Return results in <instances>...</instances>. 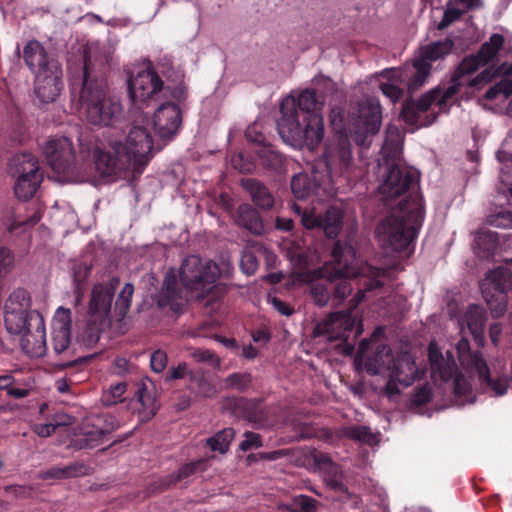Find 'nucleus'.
Returning a JSON list of instances; mask_svg holds the SVG:
<instances>
[{
	"label": "nucleus",
	"mask_w": 512,
	"mask_h": 512,
	"mask_svg": "<svg viewBox=\"0 0 512 512\" xmlns=\"http://www.w3.org/2000/svg\"><path fill=\"white\" fill-rule=\"evenodd\" d=\"M378 192L385 202L404 196L397 210L376 228L379 242L394 251H406L414 243L424 217L423 199L419 193V172L407 167L379 162Z\"/></svg>",
	"instance_id": "nucleus-1"
},
{
	"label": "nucleus",
	"mask_w": 512,
	"mask_h": 512,
	"mask_svg": "<svg viewBox=\"0 0 512 512\" xmlns=\"http://www.w3.org/2000/svg\"><path fill=\"white\" fill-rule=\"evenodd\" d=\"M456 350L459 367L450 350L443 353L434 340L428 346L431 377L436 384H444L451 389L455 405L474 403L480 392L491 396H503L507 393L509 377H491L482 353L471 351L465 337L456 343Z\"/></svg>",
	"instance_id": "nucleus-2"
},
{
	"label": "nucleus",
	"mask_w": 512,
	"mask_h": 512,
	"mask_svg": "<svg viewBox=\"0 0 512 512\" xmlns=\"http://www.w3.org/2000/svg\"><path fill=\"white\" fill-rule=\"evenodd\" d=\"M324 100L313 89H305L297 96H287L280 105L281 116L277 129L282 140L296 149L313 150L324 137L321 111Z\"/></svg>",
	"instance_id": "nucleus-3"
},
{
	"label": "nucleus",
	"mask_w": 512,
	"mask_h": 512,
	"mask_svg": "<svg viewBox=\"0 0 512 512\" xmlns=\"http://www.w3.org/2000/svg\"><path fill=\"white\" fill-rule=\"evenodd\" d=\"M153 139L147 127L135 123L126 136L125 143L121 140H109L107 147L94 149V162L102 176L126 177L140 175L153 158Z\"/></svg>",
	"instance_id": "nucleus-4"
},
{
	"label": "nucleus",
	"mask_w": 512,
	"mask_h": 512,
	"mask_svg": "<svg viewBox=\"0 0 512 512\" xmlns=\"http://www.w3.org/2000/svg\"><path fill=\"white\" fill-rule=\"evenodd\" d=\"M484 65L485 63L478 54L465 57L454 71L451 83L446 89H433L424 94L417 102L408 100L404 102L401 111L403 120L417 128L432 124L437 113L449 110L461 86H476L480 82L490 79L487 70L473 79H466L467 76L472 75Z\"/></svg>",
	"instance_id": "nucleus-5"
},
{
	"label": "nucleus",
	"mask_w": 512,
	"mask_h": 512,
	"mask_svg": "<svg viewBox=\"0 0 512 512\" xmlns=\"http://www.w3.org/2000/svg\"><path fill=\"white\" fill-rule=\"evenodd\" d=\"M370 343L369 339L360 341L355 362L364 365L369 374L383 375L386 378L384 393L389 398L398 395L421 376L422 371L411 354L404 352L393 356L388 345L379 344L373 355L367 356Z\"/></svg>",
	"instance_id": "nucleus-6"
},
{
	"label": "nucleus",
	"mask_w": 512,
	"mask_h": 512,
	"mask_svg": "<svg viewBox=\"0 0 512 512\" xmlns=\"http://www.w3.org/2000/svg\"><path fill=\"white\" fill-rule=\"evenodd\" d=\"M90 58L84 57L83 80L72 83L71 103L87 121L95 126L116 127L122 122V107L118 100L107 95L104 80L94 79Z\"/></svg>",
	"instance_id": "nucleus-7"
},
{
	"label": "nucleus",
	"mask_w": 512,
	"mask_h": 512,
	"mask_svg": "<svg viewBox=\"0 0 512 512\" xmlns=\"http://www.w3.org/2000/svg\"><path fill=\"white\" fill-rule=\"evenodd\" d=\"M332 258V273L337 269L341 271V274L333 280V282H336L334 297L339 301H343L352 292L350 283L352 278L363 277L367 279L363 283L364 288L359 289L351 300L352 308H356L363 301L364 292L372 291L381 286L378 278L382 271L367 263H359L356 258V250L351 244L336 242L332 250Z\"/></svg>",
	"instance_id": "nucleus-8"
},
{
	"label": "nucleus",
	"mask_w": 512,
	"mask_h": 512,
	"mask_svg": "<svg viewBox=\"0 0 512 512\" xmlns=\"http://www.w3.org/2000/svg\"><path fill=\"white\" fill-rule=\"evenodd\" d=\"M285 256L293 265V276L296 282L310 284V295L314 303L323 307L330 299V291L326 282L333 283L341 271L337 269L332 273V264H324L321 268L310 269L309 254L301 247L288 249Z\"/></svg>",
	"instance_id": "nucleus-9"
},
{
	"label": "nucleus",
	"mask_w": 512,
	"mask_h": 512,
	"mask_svg": "<svg viewBox=\"0 0 512 512\" xmlns=\"http://www.w3.org/2000/svg\"><path fill=\"white\" fill-rule=\"evenodd\" d=\"M326 173L319 182L318 195L333 197L338 191V184L349 182L354 178L351 145L346 138H339L337 142L327 145L324 152Z\"/></svg>",
	"instance_id": "nucleus-10"
},
{
	"label": "nucleus",
	"mask_w": 512,
	"mask_h": 512,
	"mask_svg": "<svg viewBox=\"0 0 512 512\" xmlns=\"http://www.w3.org/2000/svg\"><path fill=\"white\" fill-rule=\"evenodd\" d=\"M179 273L186 292L196 298H204L214 288H218L215 283L221 275L215 262L203 261L196 255L184 259Z\"/></svg>",
	"instance_id": "nucleus-11"
},
{
	"label": "nucleus",
	"mask_w": 512,
	"mask_h": 512,
	"mask_svg": "<svg viewBox=\"0 0 512 512\" xmlns=\"http://www.w3.org/2000/svg\"><path fill=\"white\" fill-rule=\"evenodd\" d=\"M119 282V278L114 276L107 282L95 284L92 289L89 303L91 320L88 324V330L92 332L88 336L89 343H95L99 340L101 327L109 319L112 300Z\"/></svg>",
	"instance_id": "nucleus-12"
},
{
	"label": "nucleus",
	"mask_w": 512,
	"mask_h": 512,
	"mask_svg": "<svg viewBox=\"0 0 512 512\" xmlns=\"http://www.w3.org/2000/svg\"><path fill=\"white\" fill-rule=\"evenodd\" d=\"M453 46L454 42L450 38H445L420 47L413 64L407 65V68L399 74V77L408 79L414 75V80L410 82V85H423L430 74L431 63L448 55Z\"/></svg>",
	"instance_id": "nucleus-13"
},
{
	"label": "nucleus",
	"mask_w": 512,
	"mask_h": 512,
	"mask_svg": "<svg viewBox=\"0 0 512 512\" xmlns=\"http://www.w3.org/2000/svg\"><path fill=\"white\" fill-rule=\"evenodd\" d=\"M11 166L18 174L14 185L16 197L23 201L32 198L42 182L37 159L31 153H22L12 158Z\"/></svg>",
	"instance_id": "nucleus-14"
},
{
	"label": "nucleus",
	"mask_w": 512,
	"mask_h": 512,
	"mask_svg": "<svg viewBox=\"0 0 512 512\" xmlns=\"http://www.w3.org/2000/svg\"><path fill=\"white\" fill-rule=\"evenodd\" d=\"M119 427L118 420L109 414H98L87 417L79 428V434L71 441L75 449L94 448L98 446L104 435Z\"/></svg>",
	"instance_id": "nucleus-15"
},
{
	"label": "nucleus",
	"mask_w": 512,
	"mask_h": 512,
	"mask_svg": "<svg viewBox=\"0 0 512 512\" xmlns=\"http://www.w3.org/2000/svg\"><path fill=\"white\" fill-rule=\"evenodd\" d=\"M293 210L301 216V223L306 229L321 230L328 238H334L340 232L343 212L336 206H330L324 212H320L315 207L302 211L300 206L293 204Z\"/></svg>",
	"instance_id": "nucleus-16"
},
{
	"label": "nucleus",
	"mask_w": 512,
	"mask_h": 512,
	"mask_svg": "<svg viewBox=\"0 0 512 512\" xmlns=\"http://www.w3.org/2000/svg\"><path fill=\"white\" fill-rule=\"evenodd\" d=\"M163 82L150 68L138 71L128 80V90L132 102L139 108L147 106L161 91Z\"/></svg>",
	"instance_id": "nucleus-17"
},
{
	"label": "nucleus",
	"mask_w": 512,
	"mask_h": 512,
	"mask_svg": "<svg viewBox=\"0 0 512 512\" xmlns=\"http://www.w3.org/2000/svg\"><path fill=\"white\" fill-rule=\"evenodd\" d=\"M43 153L50 167L57 173L67 174L75 165L72 141L66 136H54L46 140Z\"/></svg>",
	"instance_id": "nucleus-18"
},
{
	"label": "nucleus",
	"mask_w": 512,
	"mask_h": 512,
	"mask_svg": "<svg viewBox=\"0 0 512 512\" xmlns=\"http://www.w3.org/2000/svg\"><path fill=\"white\" fill-rule=\"evenodd\" d=\"M62 69L58 63L35 74L34 92L42 103L54 102L62 89Z\"/></svg>",
	"instance_id": "nucleus-19"
},
{
	"label": "nucleus",
	"mask_w": 512,
	"mask_h": 512,
	"mask_svg": "<svg viewBox=\"0 0 512 512\" xmlns=\"http://www.w3.org/2000/svg\"><path fill=\"white\" fill-rule=\"evenodd\" d=\"M71 324L70 309L59 307L52 320L51 345L56 355L70 356L72 354Z\"/></svg>",
	"instance_id": "nucleus-20"
},
{
	"label": "nucleus",
	"mask_w": 512,
	"mask_h": 512,
	"mask_svg": "<svg viewBox=\"0 0 512 512\" xmlns=\"http://www.w3.org/2000/svg\"><path fill=\"white\" fill-rule=\"evenodd\" d=\"M182 123V114L174 103L161 104L154 113L153 127L162 140H171L178 133Z\"/></svg>",
	"instance_id": "nucleus-21"
},
{
	"label": "nucleus",
	"mask_w": 512,
	"mask_h": 512,
	"mask_svg": "<svg viewBox=\"0 0 512 512\" xmlns=\"http://www.w3.org/2000/svg\"><path fill=\"white\" fill-rule=\"evenodd\" d=\"M354 324L355 317L352 311H338L331 313L323 322L318 323L315 330L317 334L327 335V338L333 341L344 337Z\"/></svg>",
	"instance_id": "nucleus-22"
},
{
	"label": "nucleus",
	"mask_w": 512,
	"mask_h": 512,
	"mask_svg": "<svg viewBox=\"0 0 512 512\" xmlns=\"http://www.w3.org/2000/svg\"><path fill=\"white\" fill-rule=\"evenodd\" d=\"M33 329L21 336V347L31 357H41L46 352L45 322L41 313L32 314Z\"/></svg>",
	"instance_id": "nucleus-23"
},
{
	"label": "nucleus",
	"mask_w": 512,
	"mask_h": 512,
	"mask_svg": "<svg viewBox=\"0 0 512 512\" xmlns=\"http://www.w3.org/2000/svg\"><path fill=\"white\" fill-rule=\"evenodd\" d=\"M156 301L159 307H169L174 312H179L188 301L187 295H183V292L178 289L173 269L166 273L162 288L156 296Z\"/></svg>",
	"instance_id": "nucleus-24"
},
{
	"label": "nucleus",
	"mask_w": 512,
	"mask_h": 512,
	"mask_svg": "<svg viewBox=\"0 0 512 512\" xmlns=\"http://www.w3.org/2000/svg\"><path fill=\"white\" fill-rule=\"evenodd\" d=\"M483 298L491 299V294L507 293L512 289V272L504 267H498L487 272L480 284Z\"/></svg>",
	"instance_id": "nucleus-25"
},
{
	"label": "nucleus",
	"mask_w": 512,
	"mask_h": 512,
	"mask_svg": "<svg viewBox=\"0 0 512 512\" xmlns=\"http://www.w3.org/2000/svg\"><path fill=\"white\" fill-rule=\"evenodd\" d=\"M323 179L321 172L313 171L312 177L307 174L299 173L293 176L291 180V190L295 198L308 199L314 196L318 201L328 199V196L318 195L317 189L319 182Z\"/></svg>",
	"instance_id": "nucleus-26"
},
{
	"label": "nucleus",
	"mask_w": 512,
	"mask_h": 512,
	"mask_svg": "<svg viewBox=\"0 0 512 512\" xmlns=\"http://www.w3.org/2000/svg\"><path fill=\"white\" fill-rule=\"evenodd\" d=\"M359 119L361 123L359 131H363L366 136L378 132L381 126L382 114L380 103L376 98H367L360 104Z\"/></svg>",
	"instance_id": "nucleus-27"
},
{
	"label": "nucleus",
	"mask_w": 512,
	"mask_h": 512,
	"mask_svg": "<svg viewBox=\"0 0 512 512\" xmlns=\"http://www.w3.org/2000/svg\"><path fill=\"white\" fill-rule=\"evenodd\" d=\"M23 57L27 66L36 74L48 68L51 63H58L50 59L43 45L37 40L29 41L23 49Z\"/></svg>",
	"instance_id": "nucleus-28"
},
{
	"label": "nucleus",
	"mask_w": 512,
	"mask_h": 512,
	"mask_svg": "<svg viewBox=\"0 0 512 512\" xmlns=\"http://www.w3.org/2000/svg\"><path fill=\"white\" fill-rule=\"evenodd\" d=\"M407 68V65L398 70H393L389 73L388 81L381 83L380 90L382 93L391 100V102H397L403 94V87H407L409 91L417 89L419 86H411L410 82L414 80V75L408 79L399 77V74Z\"/></svg>",
	"instance_id": "nucleus-29"
},
{
	"label": "nucleus",
	"mask_w": 512,
	"mask_h": 512,
	"mask_svg": "<svg viewBox=\"0 0 512 512\" xmlns=\"http://www.w3.org/2000/svg\"><path fill=\"white\" fill-rule=\"evenodd\" d=\"M486 321L487 315L484 308L480 305L472 304L468 306L463 318L459 320V325L461 331H463L466 325L470 333L477 339L483 335Z\"/></svg>",
	"instance_id": "nucleus-30"
},
{
	"label": "nucleus",
	"mask_w": 512,
	"mask_h": 512,
	"mask_svg": "<svg viewBox=\"0 0 512 512\" xmlns=\"http://www.w3.org/2000/svg\"><path fill=\"white\" fill-rule=\"evenodd\" d=\"M482 6V0H451L447 4L443 18L438 24V29L443 30L459 19L468 9H475Z\"/></svg>",
	"instance_id": "nucleus-31"
},
{
	"label": "nucleus",
	"mask_w": 512,
	"mask_h": 512,
	"mask_svg": "<svg viewBox=\"0 0 512 512\" xmlns=\"http://www.w3.org/2000/svg\"><path fill=\"white\" fill-rule=\"evenodd\" d=\"M499 70V73L505 77L486 91L484 95L486 100L505 101L512 95V63L510 65L504 63Z\"/></svg>",
	"instance_id": "nucleus-32"
},
{
	"label": "nucleus",
	"mask_w": 512,
	"mask_h": 512,
	"mask_svg": "<svg viewBox=\"0 0 512 512\" xmlns=\"http://www.w3.org/2000/svg\"><path fill=\"white\" fill-rule=\"evenodd\" d=\"M243 188L249 193L252 201L259 208L267 210L273 207L274 198L268 188L255 179L242 181Z\"/></svg>",
	"instance_id": "nucleus-33"
},
{
	"label": "nucleus",
	"mask_w": 512,
	"mask_h": 512,
	"mask_svg": "<svg viewBox=\"0 0 512 512\" xmlns=\"http://www.w3.org/2000/svg\"><path fill=\"white\" fill-rule=\"evenodd\" d=\"M89 473V467L82 463H72L67 466L59 467H51L46 471H41L38 474L40 479H67L73 477L85 476Z\"/></svg>",
	"instance_id": "nucleus-34"
},
{
	"label": "nucleus",
	"mask_w": 512,
	"mask_h": 512,
	"mask_svg": "<svg viewBox=\"0 0 512 512\" xmlns=\"http://www.w3.org/2000/svg\"><path fill=\"white\" fill-rule=\"evenodd\" d=\"M236 223L255 235H260L264 230L259 213L249 204H242L238 207Z\"/></svg>",
	"instance_id": "nucleus-35"
},
{
	"label": "nucleus",
	"mask_w": 512,
	"mask_h": 512,
	"mask_svg": "<svg viewBox=\"0 0 512 512\" xmlns=\"http://www.w3.org/2000/svg\"><path fill=\"white\" fill-rule=\"evenodd\" d=\"M39 313L32 311L21 314H4V322L7 331L12 335L22 336L33 329L32 314Z\"/></svg>",
	"instance_id": "nucleus-36"
},
{
	"label": "nucleus",
	"mask_w": 512,
	"mask_h": 512,
	"mask_svg": "<svg viewBox=\"0 0 512 512\" xmlns=\"http://www.w3.org/2000/svg\"><path fill=\"white\" fill-rule=\"evenodd\" d=\"M32 311L31 297L29 293L22 288L14 290L9 295L4 307V314H21L30 313Z\"/></svg>",
	"instance_id": "nucleus-37"
},
{
	"label": "nucleus",
	"mask_w": 512,
	"mask_h": 512,
	"mask_svg": "<svg viewBox=\"0 0 512 512\" xmlns=\"http://www.w3.org/2000/svg\"><path fill=\"white\" fill-rule=\"evenodd\" d=\"M505 43V38L502 34L494 33L490 36L488 41L484 42L477 53L482 61L486 64L492 62L498 55Z\"/></svg>",
	"instance_id": "nucleus-38"
},
{
	"label": "nucleus",
	"mask_w": 512,
	"mask_h": 512,
	"mask_svg": "<svg viewBox=\"0 0 512 512\" xmlns=\"http://www.w3.org/2000/svg\"><path fill=\"white\" fill-rule=\"evenodd\" d=\"M235 436V432L232 428H225L222 431L216 433L213 437L207 440V445L212 451L224 454L228 451L230 442Z\"/></svg>",
	"instance_id": "nucleus-39"
},
{
	"label": "nucleus",
	"mask_w": 512,
	"mask_h": 512,
	"mask_svg": "<svg viewBox=\"0 0 512 512\" xmlns=\"http://www.w3.org/2000/svg\"><path fill=\"white\" fill-rule=\"evenodd\" d=\"M126 388L127 385L124 382H119L115 385H111L108 389L103 391L101 396V402L105 406H112L117 403L123 402Z\"/></svg>",
	"instance_id": "nucleus-40"
},
{
	"label": "nucleus",
	"mask_w": 512,
	"mask_h": 512,
	"mask_svg": "<svg viewBox=\"0 0 512 512\" xmlns=\"http://www.w3.org/2000/svg\"><path fill=\"white\" fill-rule=\"evenodd\" d=\"M134 293V286L131 283H126L118 294L115 302V309L121 317L127 314Z\"/></svg>",
	"instance_id": "nucleus-41"
},
{
	"label": "nucleus",
	"mask_w": 512,
	"mask_h": 512,
	"mask_svg": "<svg viewBox=\"0 0 512 512\" xmlns=\"http://www.w3.org/2000/svg\"><path fill=\"white\" fill-rule=\"evenodd\" d=\"M484 300L494 318L501 317L505 314L508 304L507 293L499 292L491 294V299L484 298Z\"/></svg>",
	"instance_id": "nucleus-42"
},
{
	"label": "nucleus",
	"mask_w": 512,
	"mask_h": 512,
	"mask_svg": "<svg viewBox=\"0 0 512 512\" xmlns=\"http://www.w3.org/2000/svg\"><path fill=\"white\" fill-rule=\"evenodd\" d=\"M138 401L141 404V413L150 418L156 414L157 405L154 396L146 389L141 388L138 390Z\"/></svg>",
	"instance_id": "nucleus-43"
},
{
	"label": "nucleus",
	"mask_w": 512,
	"mask_h": 512,
	"mask_svg": "<svg viewBox=\"0 0 512 512\" xmlns=\"http://www.w3.org/2000/svg\"><path fill=\"white\" fill-rule=\"evenodd\" d=\"M346 435L354 440L373 445L377 443V437L372 433L370 428L366 426H354L350 427L346 431Z\"/></svg>",
	"instance_id": "nucleus-44"
},
{
	"label": "nucleus",
	"mask_w": 512,
	"mask_h": 512,
	"mask_svg": "<svg viewBox=\"0 0 512 512\" xmlns=\"http://www.w3.org/2000/svg\"><path fill=\"white\" fill-rule=\"evenodd\" d=\"M316 501L306 495H299L286 508L290 512H316Z\"/></svg>",
	"instance_id": "nucleus-45"
},
{
	"label": "nucleus",
	"mask_w": 512,
	"mask_h": 512,
	"mask_svg": "<svg viewBox=\"0 0 512 512\" xmlns=\"http://www.w3.org/2000/svg\"><path fill=\"white\" fill-rule=\"evenodd\" d=\"M190 356L198 363H208L213 368L219 369L221 359L211 350L204 348L193 349Z\"/></svg>",
	"instance_id": "nucleus-46"
},
{
	"label": "nucleus",
	"mask_w": 512,
	"mask_h": 512,
	"mask_svg": "<svg viewBox=\"0 0 512 512\" xmlns=\"http://www.w3.org/2000/svg\"><path fill=\"white\" fill-rule=\"evenodd\" d=\"M251 382V376L248 373H233L226 377L223 385L228 389L243 390Z\"/></svg>",
	"instance_id": "nucleus-47"
},
{
	"label": "nucleus",
	"mask_w": 512,
	"mask_h": 512,
	"mask_svg": "<svg viewBox=\"0 0 512 512\" xmlns=\"http://www.w3.org/2000/svg\"><path fill=\"white\" fill-rule=\"evenodd\" d=\"M240 266L242 271L247 275H252L256 272L258 267V259L251 249L247 248L243 251L240 260Z\"/></svg>",
	"instance_id": "nucleus-48"
},
{
	"label": "nucleus",
	"mask_w": 512,
	"mask_h": 512,
	"mask_svg": "<svg viewBox=\"0 0 512 512\" xmlns=\"http://www.w3.org/2000/svg\"><path fill=\"white\" fill-rule=\"evenodd\" d=\"M167 354L163 350H156L151 354L150 366L151 369L156 373H161L167 366Z\"/></svg>",
	"instance_id": "nucleus-49"
},
{
	"label": "nucleus",
	"mask_w": 512,
	"mask_h": 512,
	"mask_svg": "<svg viewBox=\"0 0 512 512\" xmlns=\"http://www.w3.org/2000/svg\"><path fill=\"white\" fill-rule=\"evenodd\" d=\"M244 437L245 439L239 445L240 450L246 452L262 446V440L259 434L246 431Z\"/></svg>",
	"instance_id": "nucleus-50"
},
{
	"label": "nucleus",
	"mask_w": 512,
	"mask_h": 512,
	"mask_svg": "<svg viewBox=\"0 0 512 512\" xmlns=\"http://www.w3.org/2000/svg\"><path fill=\"white\" fill-rule=\"evenodd\" d=\"M14 265V255L6 247L0 248V276L10 272Z\"/></svg>",
	"instance_id": "nucleus-51"
},
{
	"label": "nucleus",
	"mask_w": 512,
	"mask_h": 512,
	"mask_svg": "<svg viewBox=\"0 0 512 512\" xmlns=\"http://www.w3.org/2000/svg\"><path fill=\"white\" fill-rule=\"evenodd\" d=\"M258 157L261 160V163L266 166H273L277 162H279L278 154L273 151L271 148L262 147L257 152Z\"/></svg>",
	"instance_id": "nucleus-52"
},
{
	"label": "nucleus",
	"mask_w": 512,
	"mask_h": 512,
	"mask_svg": "<svg viewBox=\"0 0 512 512\" xmlns=\"http://www.w3.org/2000/svg\"><path fill=\"white\" fill-rule=\"evenodd\" d=\"M431 389L427 385L418 388L412 396V402L416 405H423L431 398Z\"/></svg>",
	"instance_id": "nucleus-53"
},
{
	"label": "nucleus",
	"mask_w": 512,
	"mask_h": 512,
	"mask_svg": "<svg viewBox=\"0 0 512 512\" xmlns=\"http://www.w3.org/2000/svg\"><path fill=\"white\" fill-rule=\"evenodd\" d=\"M40 220V216L38 215H33L29 220L27 221H22V220H18L16 218H13V219H9L6 223H5V226L7 227V230L9 232H15L17 230L18 227L22 226V225H34L36 224L38 221Z\"/></svg>",
	"instance_id": "nucleus-54"
},
{
	"label": "nucleus",
	"mask_w": 512,
	"mask_h": 512,
	"mask_svg": "<svg viewBox=\"0 0 512 512\" xmlns=\"http://www.w3.org/2000/svg\"><path fill=\"white\" fill-rule=\"evenodd\" d=\"M29 392V387L26 385H21L20 381L17 380V384L9 386L7 395L15 399H22L28 396Z\"/></svg>",
	"instance_id": "nucleus-55"
},
{
	"label": "nucleus",
	"mask_w": 512,
	"mask_h": 512,
	"mask_svg": "<svg viewBox=\"0 0 512 512\" xmlns=\"http://www.w3.org/2000/svg\"><path fill=\"white\" fill-rule=\"evenodd\" d=\"M198 394L203 397H212L215 395V388L203 377L195 380Z\"/></svg>",
	"instance_id": "nucleus-56"
},
{
	"label": "nucleus",
	"mask_w": 512,
	"mask_h": 512,
	"mask_svg": "<svg viewBox=\"0 0 512 512\" xmlns=\"http://www.w3.org/2000/svg\"><path fill=\"white\" fill-rule=\"evenodd\" d=\"M270 303L281 315L290 316L294 313V309L289 304L277 297L271 298Z\"/></svg>",
	"instance_id": "nucleus-57"
},
{
	"label": "nucleus",
	"mask_w": 512,
	"mask_h": 512,
	"mask_svg": "<svg viewBox=\"0 0 512 512\" xmlns=\"http://www.w3.org/2000/svg\"><path fill=\"white\" fill-rule=\"evenodd\" d=\"M56 430L53 421L48 423H39L33 426V431L40 437H49Z\"/></svg>",
	"instance_id": "nucleus-58"
},
{
	"label": "nucleus",
	"mask_w": 512,
	"mask_h": 512,
	"mask_svg": "<svg viewBox=\"0 0 512 512\" xmlns=\"http://www.w3.org/2000/svg\"><path fill=\"white\" fill-rule=\"evenodd\" d=\"M52 421L56 428L59 426H68L72 424L73 417L64 412H60L54 415Z\"/></svg>",
	"instance_id": "nucleus-59"
},
{
	"label": "nucleus",
	"mask_w": 512,
	"mask_h": 512,
	"mask_svg": "<svg viewBox=\"0 0 512 512\" xmlns=\"http://www.w3.org/2000/svg\"><path fill=\"white\" fill-rule=\"evenodd\" d=\"M493 223L500 227H506V226H510L512 227V213L510 212H505V213H500L496 216L495 220L493 221Z\"/></svg>",
	"instance_id": "nucleus-60"
},
{
	"label": "nucleus",
	"mask_w": 512,
	"mask_h": 512,
	"mask_svg": "<svg viewBox=\"0 0 512 512\" xmlns=\"http://www.w3.org/2000/svg\"><path fill=\"white\" fill-rule=\"evenodd\" d=\"M187 374V364L179 363L176 367L170 369V379H181Z\"/></svg>",
	"instance_id": "nucleus-61"
},
{
	"label": "nucleus",
	"mask_w": 512,
	"mask_h": 512,
	"mask_svg": "<svg viewBox=\"0 0 512 512\" xmlns=\"http://www.w3.org/2000/svg\"><path fill=\"white\" fill-rule=\"evenodd\" d=\"M15 384H17V379L14 378L12 373L0 375V391L5 390L8 392L9 386Z\"/></svg>",
	"instance_id": "nucleus-62"
},
{
	"label": "nucleus",
	"mask_w": 512,
	"mask_h": 512,
	"mask_svg": "<svg viewBox=\"0 0 512 512\" xmlns=\"http://www.w3.org/2000/svg\"><path fill=\"white\" fill-rule=\"evenodd\" d=\"M197 466H198V463L193 462V463L186 464L185 466L180 468L178 471L177 480H180L182 478H185V477H188L189 475H191L196 470Z\"/></svg>",
	"instance_id": "nucleus-63"
},
{
	"label": "nucleus",
	"mask_w": 512,
	"mask_h": 512,
	"mask_svg": "<svg viewBox=\"0 0 512 512\" xmlns=\"http://www.w3.org/2000/svg\"><path fill=\"white\" fill-rule=\"evenodd\" d=\"M293 221L289 218L278 217L276 220V227L279 230L290 231L293 228Z\"/></svg>",
	"instance_id": "nucleus-64"
}]
</instances>
